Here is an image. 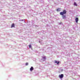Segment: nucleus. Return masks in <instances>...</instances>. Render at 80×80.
Instances as JSON below:
<instances>
[{
  "instance_id": "39448f33",
  "label": "nucleus",
  "mask_w": 80,
  "mask_h": 80,
  "mask_svg": "<svg viewBox=\"0 0 80 80\" xmlns=\"http://www.w3.org/2000/svg\"><path fill=\"white\" fill-rule=\"evenodd\" d=\"M55 62L56 63H57L58 65V64H59V63H60V62H58L56 60L55 61Z\"/></svg>"
},
{
  "instance_id": "f8f14e48",
  "label": "nucleus",
  "mask_w": 80,
  "mask_h": 80,
  "mask_svg": "<svg viewBox=\"0 0 80 80\" xmlns=\"http://www.w3.org/2000/svg\"><path fill=\"white\" fill-rule=\"evenodd\" d=\"M29 48H31V45H30L29 46Z\"/></svg>"
},
{
  "instance_id": "9b49d317",
  "label": "nucleus",
  "mask_w": 80,
  "mask_h": 80,
  "mask_svg": "<svg viewBox=\"0 0 80 80\" xmlns=\"http://www.w3.org/2000/svg\"><path fill=\"white\" fill-rule=\"evenodd\" d=\"M28 65V62H26V65L27 66Z\"/></svg>"
},
{
  "instance_id": "20e7f679",
  "label": "nucleus",
  "mask_w": 80,
  "mask_h": 80,
  "mask_svg": "<svg viewBox=\"0 0 80 80\" xmlns=\"http://www.w3.org/2000/svg\"><path fill=\"white\" fill-rule=\"evenodd\" d=\"M62 17L63 19L65 18H67L66 15H63H63H62Z\"/></svg>"
},
{
  "instance_id": "f03ea898",
  "label": "nucleus",
  "mask_w": 80,
  "mask_h": 80,
  "mask_svg": "<svg viewBox=\"0 0 80 80\" xmlns=\"http://www.w3.org/2000/svg\"><path fill=\"white\" fill-rule=\"evenodd\" d=\"M64 75L63 74H61V75H59V77L60 78H63V77Z\"/></svg>"
},
{
  "instance_id": "0eeeda50",
  "label": "nucleus",
  "mask_w": 80,
  "mask_h": 80,
  "mask_svg": "<svg viewBox=\"0 0 80 80\" xmlns=\"http://www.w3.org/2000/svg\"><path fill=\"white\" fill-rule=\"evenodd\" d=\"M57 12H60V8H58V9H57Z\"/></svg>"
},
{
  "instance_id": "1a4fd4ad",
  "label": "nucleus",
  "mask_w": 80,
  "mask_h": 80,
  "mask_svg": "<svg viewBox=\"0 0 80 80\" xmlns=\"http://www.w3.org/2000/svg\"><path fill=\"white\" fill-rule=\"evenodd\" d=\"M74 5H75V6H77V4L76 2H75L74 3Z\"/></svg>"
},
{
  "instance_id": "6e6552de",
  "label": "nucleus",
  "mask_w": 80,
  "mask_h": 80,
  "mask_svg": "<svg viewBox=\"0 0 80 80\" xmlns=\"http://www.w3.org/2000/svg\"><path fill=\"white\" fill-rule=\"evenodd\" d=\"M33 70V67H32L30 69V70L31 71H32V70Z\"/></svg>"
},
{
  "instance_id": "ddd939ff",
  "label": "nucleus",
  "mask_w": 80,
  "mask_h": 80,
  "mask_svg": "<svg viewBox=\"0 0 80 80\" xmlns=\"http://www.w3.org/2000/svg\"><path fill=\"white\" fill-rule=\"evenodd\" d=\"M21 20L22 21H23V20Z\"/></svg>"
},
{
  "instance_id": "f257e3e1",
  "label": "nucleus",
  "mask_w": 80,
  "mask_h": 80,
  "mask_svg": "<svg viewBox=\"0 0 80 80\" xmlns=\"http://www.w3.org/2000/svg\"><path fill=\"white\" fill-rule=\"evenodd\" d=\"M67 13V11L66 10H63V12H60V14L61 15H63L64 14H65Z\"/></svg>"
},
{
  "instance_id": "7ed1b4c3",
  "label": "nucleus",
  "mask_w": 80,
  "mask_h": 80,
  "mask_svg": "<svg viewBox=\"0 0 80 80\" xmlns=\"http://www.w3.org/2000/svg\"><path fill=\"white\" fill-rule=\"evenodd\" d=\"M75 21L76 23H78V18H76Z\"/></svg>"
},
{
  "instance_id": "9d476101",
  "label": "nucleus",
  "mask_w": 80,
  "mask_h": 80,
  "mask_svg": "<svg viewBox=\"0 0 80 80\" xmlns=\"http://www.w3.org/2000/svg\"><path fill=\"white\" fill-rule=\"evenodd\" d=\"M42 58H43V59H44V60H45L46 57H43Z\"/></svg>"
},
{
  "instance_id": "423d86ee",
  "label": "nucleus",
  "mask_w": 80,
  "mask_h": 80,
  "mask_svg": "<svg viewBox=\"0 0 80 80\" xmlns=\"http://www.w3.org/2000/svg\"><path fill=\"white\" fill-rule=\"evenodd\" d=\"M15 27V24L14 23H12V24L11 28H12L13 27Z\"/></svg>"
}]
</instances>
